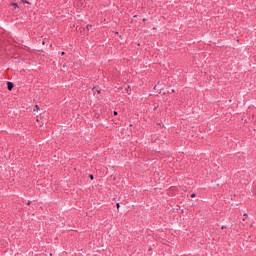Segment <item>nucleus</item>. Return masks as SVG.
<instances>
[{
    "instance_id": "nucleus-1",
    "label": "nucleus",
    "mask_w": 256,
    "mask_h": 256,
    "mask_svg": "<svg viewBox=\"0 0 256 256\" xmlns=\"http://www.w3.org/2000/svg\"><path fill=\"white\" fill-rule=\"evenodd\" d=\"M15 87V84L13 82H8L7 83V89L8 91H13V88Z\"/></svg>"
},
{
    "instance_id": "nucleus-2",
    "label": "nucleus",
    "mask_w": 256,
    "mask_h": 256,
    "mask_svg": "<svg viewBox=\"0 0 256 256\" xmlns=\"http://www.w3.org/2000/svg\"><path fill=\"white\" fill-rule=\"evenodd\" d=\"M12 7H14V9H19V4H17V3H12Z\"/></svg>"
},
{
    "instance_id": "nucleus-3",
    "label": "nucleus",
    "mask_w": 256,
    "mask_h": 256,
    "mask_svg": "<svg viewBox=\"0 0 256 256\" xmlns=\"http://www.w3.org/2000/svg\"><path fill=\"white\" fill-rule=\"evenodd\" d=\"M93 91H94V95H96V93H101V90H97V88H93Z\"/></svg>"
},
{
    "instance_id": "nucleus-4",
    "label": "nucleus",
    "mask_w": 256,
    "mask_h": 256,
    "mask_svg": "<svg viewBox=\"0 0 256 256\" xmlns=\"http://www.w3.org/2000/svg\"><path fill=\"white\" fill-rule=\"evenodd\" d=\"M89 178L91 179V181H93V179H95V176H93L92 174L89 175Z\"/></svg>"
},
{
    "instance_id": "nucleus-5",
    "label": "nucleus",
    "mask_w": 256,
    "mask_h": 256,
    "mask_svg": "<svg viewBox=\"0 0 256 256\" xmlns=\"http://www.w3.org/2000/svg\"><path fill=\"white\" fill-rule=\"evenodd\" d=\"M22 3L29 5V1H27V0H22Z\"/></svg>"
},
{
    "instance_id": "nucleus-6",
    "label": "nucleus",
    "mask_w": 256,
    "mask_h": 256,
    "mask_svg": "<svg viewBox=\"0 0 256 256\" xmlns=\"http://www.w3.org/2000/svg\"><path fill=\"white\" fill-rule=\"evenodd\" d=\"M113 115H114V116H117V115H119V112H118V111H114V112H113Z\"/></svg>"
},
{
    "instance_id": "nucleus-7",
    "label": "nucleus",
    "mask_w": 256,
    "mask_h": 256,
    "mask_svg": "<svg viewBox=\"0 0 256 256\" xmlns=\"http://www.w3.org/2000/svg\"><path fill=\"white\" fill-rule=\"evenodd\" d=\"M116 206H117V209H119V207H121V205L119 203H117Z\"/></svg>"
},
{
    "instance_id": "nucleus-8",
    "label": "nucleus",
    "mask_w": 256,
    "mask_h": 256,
    "mask_svg": "<svg viewBox=\"0 0 256 256\" xmlns=\"http://www.w3.org/2000/svg\"><path fill=\"white\" fill-rule=\"evenodd\" d=\"M191 197H192V198L195 197V194H191Z\"/></svg>"
},
{
    "instance_id": "nucleus-9",
    "label": "nucleus",
    "mask_w": 256,
    "mask_h": 256,
    "mask_svg": "<svg viewBox=\"0 0 256 256\" xmlns=\"http://www.w3.org/2000/svg\"><path fill=\"white\" fill-rule=\"evenodd\" d=\"M61 55H65V52H61Z\"/></svg>"
},
{
    "instance_id": "nucleus-10",
    "label": "nucleus",
    "mask_w": 256,
    "mask_h": 256,
    "mask_svg": "<svg viewBox=\"0 0 256 256\" xmlns=\"http://www.w3.org/2000/svg\"><path fill=\"white\" fill-rule=\"evenodd\" d=\"M222 229H225V226H222Z\"/></svg>"
}]
</instances>
